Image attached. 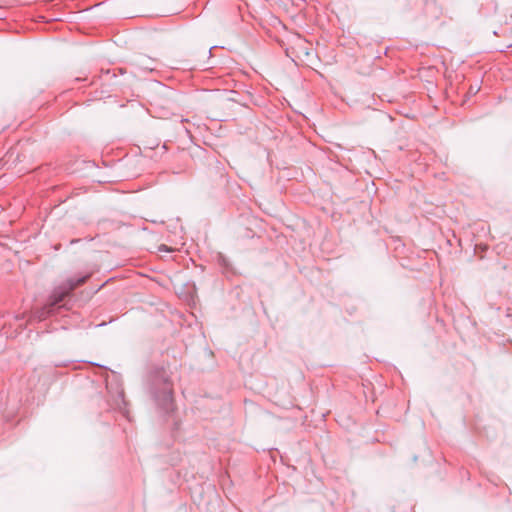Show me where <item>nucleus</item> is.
<instances>
[{"label": "nucleus", "instance_id": "nucleus-2", "mask_svg": "<svg viewBox=\"0 0 512 512\" xmlns=\"http://www.w3.org/2000/svg\"><path fill=\"white\" fill-rule=\"evenodd\" d=\"M85 281H86V277L78 279L76 282L69 280L67 283H65L63 286L59 287L54 292V294L51 297L50 305L54 306V305L60 303L67 294H69L77 286L83 284Z\"/></svg>", "mask_w": 512, "mask_h": 512}, {"label": "nucleus", "instance_id": "nucleus-1", "mask_svg": "<svg viewBox=\"0 0 512 512\" xmlns=\"http://www.w3.org/2000/svg\"><path fill=\"white\" fill-rule=\"evenodd\" d=\"M312 51L311 44L299 35H293L288 39L287 54L294 60H307Z\"/></svg>", "mask_w": 512, "mask_h": 512}, {"label": "nucleus", "instance_id": "nucleus-3", "mask_svg": "<svg viewBox=\"0 0 512 512\" xmlns=\"http://www.w3.org/2000/svg\"><path fill=\"white\" fill-rule=\"evenodd\" d=\"M159 250L160 251H168V252L172 251V249L168 248L166 245H161L159 247Z\"/></svg>", "mask_w": 512, "mask_h": 512}]
</instances>
